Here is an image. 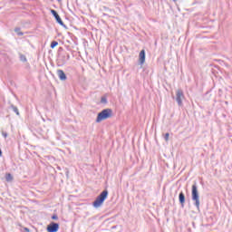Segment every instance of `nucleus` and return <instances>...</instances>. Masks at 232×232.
<instances>
[{"mask_svg": "<svg viewBox=\"0 0 232 232\" xmlns=\"http://www.w3.org/2000/svg\"><path fill=\"white\" fill-rule=\"evenodd\" d=\"M19 57H20V61H21L22 63H26V61H28V60L26 59V56H25L24 54H23V53H19Z\"/></svg>", "mask_w": 232, "mask_h": 232, "instance_id": "nucleus-10", "label": "nucleus"}, {"mask_svg": "<svg viewBox=\"0 0 232 232\" xmlns=\"http://www.w3.org/2000/svg\"><path fill=\"white\" fill-rule=\"evenodd\" d=\"M47 231L48 232H57V231H59V224L55 223V222H51L47 226Z\"/></svg>", "mask_w": 232, "mask_h": 232, "instance_id": "nucleus-6", "label": "nucleus"}, {"mask_svg": "<svg viewBox=\"0 0 232 232\" xmlns=\"http://www.w3.org/2000/svg\"><path fill=\"white\" fill-rule=\"evenodd\" d=\"M51 14L53 15L58 24H60L61 26H65L64 22H63V20L61 19V16L59 15V14H57V11L52 9Z\"/></svg>", "mask_w": 232, "mask_h": 232, "instance_id": "nucleus-5", "label": "nucleus"}, {"mask_svg": "<svg viewBox=\"0 0 232 232\" xmlns=\"http://www.w3.org/2000/svg\"><path fill=\"white\" fill-rule=\"evenodd\" d=\"M52 219L53 220H59V217L57 216V214H54L52 216Z\"/></svg>", "mask_w": 232, "mask_h": 232, "instance_id": "nucleus-17", "label": "nucleus"}, {"mask_svg": "<svg viewBox=\"0 0 232 232\" xmlns=\"http://www.w3.org/2000/svg\"><path fill=\"white\" fill-rule=\"evenodd\" d=\"M184 99H186L184 96V91H182V89H178L176 91V102L179 107L184 106V103L182 102Z\"/></svg>", "mask_w": 232, "mask_h": 232, "instance_id": "nucleus-4", "label": "nucleus"}, {"mask_svg": "<svg viewBox=\"0 0 232 232\" xmlns=\"http://www.w3.org/2000/svg\"><path fill=\"white\" fill-rule=\"evenodd\" d=\"M1 155H3V151H2L1 149H0V157H1Z\"/></svg>", "mask_w": 232, "mask_h": 232, "instance_id": "nucleus-21", "label": "nucleus"}, {"mask_svg": "<svg viewBox=\"0 0 232 232\" xmlns=\"http://www.w3.org/2000/svg\"><path fill=\"white\" fill-rule=\"evenodd\" d=\"M57 75L60 79V81H66L67 77H66V73H64V71L59 69L57 70Z\"/></svg>", "mask_w": 232, "mask_h": 232, "instance_id": "nucleus-8", "label": "nucleus"}, {"mask_svg": "<svg viewBox=\"0 0 232 232\" xmlns=\"http://www.w3.org/2000/svg\"><path fill=\"white\" fill-rule=\"evenodd\" d=\"M113 117V111L110 108L102 110L98 113L96 118V122H102V121H106L107 119H111Z\"/></svg>", "mask_w": 232, "mask_h": 232, "instance_id": "nucleus-2", "label": "nucleus"}, {"mask_svg": "<svg viewBox=\"0 0 232 232\" xmlns=\"http://www.w3.org/2000/svg\"><path fill=\"white\" fill-rule=\"evenodd\" d=\"M101 103L102 104H108V99L104 96L102 97L101 99Z\"/></svg>", "mask_w": 232, "mask_h": 232, "instance_id": "nucleus-14", "label": "nucleus"}, {"mask_svg": "<svg viewBox=\"0 0 232 232\" xmlns=\"http://www.w3.org/2000/svg\"><path fill=\"white\" fill-rule=\"evenodd\" d=\"M164 140H166V142H168V140H169V132H167L164 136Z\"/></svg>", "mask_w": 232, "mask_h": 232, "instance_id": "nucleus-16", "label": "nucleus"}, {"mask_svg": "<svg viewBox=\"0 0 232 232\" xmlns=\"http://www.w3.org/2000/svg\"><path fill=\"white\" fill-rule=\"evenodd\" d=\"M24 231H25V232H30V228H28V227H24Z\"/></svg>", "mask_w": 232, "mask_h": 232, "instance_id": "nucleus-19", "label": "nucleus"}, {"mask_svg": "<svg viewBox=\"0 0 232 232\" xmlns=\"http://www.w3.org/2000/svg\"><path fill=\"white\" fill-rule=\"evenodd\" d=\"M139 61H140V64L142 66V64H144V63H146V51L145 50H141L139 54Z\"/></svg>", "mask_w": 232, "mask_h": 232, "instance_id": "nucleus-7", "label": "nucleus"}, {"mask_svg": "<svg viewBox=\"0 0 232 232\" xmlns=\"http://www.w3.org/2000/svg\"><path fill=\"white\" fill-rule=\"evenodd\" d=\"M107 198H108V190L105 189L93 201L92 203L93 208H95L96 209L101 208V206L104 204V200H106Z\"/></svg>", "mask_w": 232, "mask_h": 232, "instance_id": "nucleus-3", "label": "nucleus"}, {"mask_svg": "<svg viewBox=\"0 0 232 232\" xmlns=\"http://www.w3.org/2000/svg\"><path fill=\"white\" fill-rule=\"evenodd\" d=\"M58 44H59L58 42L53 41V42L51 43V48H55V46H57Z\"/></svg>", "mask_w": 232, "mask_h": 232, "instance_id": "nucleus-15", "label": "nucleus"}, {"mask_svg": "<svg viewBox=\"0 0 232 232\" xmlns=\"http://www.w3.org/2000/svg\"><path fill=\"white\" fill-rule=\"evenodd\" d=\"M191 197L194 201V206L197 208L198 211H200V196L198 195L197 182L192 185Z\"/></svg>", "mask_w": 232, "mask_h": 232, "instance_id": "nucleus-1", "label": "nucleus"}, {"mask_svg": "<svg viewBox=\"0 0 232 232\" xmlns=\"http://www.w3.org/2000/svg\"><path fill=\"white\" fill-rule=\"evenodd\" d=\"M2 135L5 139H6V137H8V133H6L5 131H2Z\"/></svg>", "mask_w": 232, "mask_h": 232, "instance_id": "nucleus-18", "label": "nucleus"}, {"mask_svg": "<svg viewBox=\"0 0 232 232\" xmlns=\"http://www.w3.org/2000/svg\"><path fill=\"white\" fill-rule=\"evenodd\" d=\"M179 204L184 208V204H186V196L184 195V192H180L179 195Z\"/></svg>", "mask_w": 232, "mask_h": 232, "instance_id": "nucleus-9", "label": "nucleus"}, {"mask_svg": "<svg viewBox=\"0 0 232 232\" xmlns=\"http://www.w3.org/2000/svg\"><path fill=\"white\" fill-rule=\"evenodd\" d=\"M66 57H67V61L70 59V54H66Z\"/></svg>", "mask_w": 232, "mask_h": 232, "instance_id": "nucleus-20", "label": "nucleus"}, {"mask_svg": "<svg viewBox=\"0 0 232 232\" xmlns=\"http://www.w3.org/2000/svg\"><path fill=\"white\" fill-rule=\"evenodd\" d=\"M14 32H15V34H17V35H24L23 32H21V28H19V27H16L14 29Z\"/></svg>", "mask_w": 232, "mask_h": 232, "instance_id": "nucleus-13", "label": "nucleus"}, {"mask_svg": "<svg viewBox=\"0 0 232 232\" xmlns=\"http://www.w3.org/2000/svg\"><path fill=\"white\" fill-rule=\"evenodd\" d=\"M11 109L13 110V111H14V113H16V115H19V109H17L16 106H14V104L11 105Z\"/></svg>", "mask_w": 232, "mask_h": 232, "instance_id": "nucleus-11", "label": "nucleus"}, {"mask_svg": "<svg viewBox=\"0 0 232 232\" xmlns=\"http://www.w3.org/2000/svg\"><path fill=\"white\" fill-rule=\"evenodd\" d=\"M14 177H12V174L8 173L5 175V179L7 182H10L11 180H13Z\"/></svg>", "mask_w": 232, "mask_h": 232, "instance_id": "nucleus-12", "label": "nucleus"}]
</instances>
